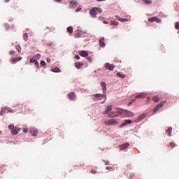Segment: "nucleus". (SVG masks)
Wrapping results in <instances>:
<instances>
[{
	"instance_id": "obj_1",
	"label": "nucleus",
	"mask_w": 179,
	"mask_h": 179,
	"mask_svg": "<svg viewBox=\"0 0 179 179\" xmlns=\"http://www.w3.org/2000/svg\"><path fill=\"white\" fill-rule=\"evenodd\" d=\"M122 113H124V110H122V109H117V111H112L110 112L109 114H108V117L109 118H114V117H118L120 115H121V114H122Z\"/></svg>"
},
{
	"instance_id": "obj_2",
	"label": "nucleus",
	"mask_w": 179,
	"mask_h": 179,
	"mask_svg": "<svg viewBox=\"0 0 179 179\" xmlns=\"http://www.w3.org/2000/svg\"><path fill=\"white\" fill-rule=\"evenodd\" d=\"M117 124H118V121L115 119H110L103 122V124L106 127H110V125H117Z\"/></svg>"
},
{
	"instance_id": "obj_3",
	"label": "nucleus",
	"mask_w": 179,
	"mask_h": 179,
	"mask_svg": "<svg viewBox=\"0 0 179 179\" xmlns=\"http://www.w3.org/2000/svg\"><path fill=\"white\" fill-rule=\"evenodd\" d=\"M92 97H94V100H101V99H105V100H107V96L106 94L103 95L101 94H96L92 95Z\"/></svg>"
},
{
	"instance_id": "obj_4",
	"label": "nucleus",
	"mask_w": 179,
	"mask_h": 179,
	"mask_svg": "<svg viewBox=\"0 0 179 179\" xmlns=\"http://www.w3.org/2000/svg\"><path fill=\"white\" fill-rule=\"evenodd\" d=\"M166 103H167L166 101H163L162 102L159 103L157 106L154 108L153 113H156V111H159V109L162 108V107H163L164 104H166Z\"/></svg>"
},
{
	"instance_id": "obj_5",
	"label": "nucleus",
	"mask_w": 179,
	"mask_h": 179,
	"mask_svg": "<svg viewBox=\"0 0 179 179\" xmlns=\"http://www.w3.org/2000/svg\"><path fill=\"white\" fill-rule=\"evenodd\" d=\"M114 68H115V65L114 64L110 63L105 64V69H108V71H114Z\"/></svg>"
},
{
	"instance_id": "obj_6",
	"label": "nucleus",
	"mask_w": 179,
	"mask_h": 179,
	"mask_svg": "<svg viewBox=\"0 0 179 179\" xmlns=\"http://www.w3.org/2000/svg\"><path fill=\"white\" fill-rule=\"evenodd\" d=\"M68 97L69 100H72L73 101H75V100H76V94H75V92H71L68 94Z\"/></svg>"
},
{
	"instance_id": "obj_7",
	"label": "nucleus",
	"mask_w": 179,
	"mask_h": 179,
	"mask_svg": "<svg viewBox=\"0 0 179 179\" xmlns=\"http://www.w3.org/2000/svg\"><path fill=\"white\" fill-rule=\"evenodd\" d=\"M146 96H148V94L145 92H140L135 96V99H145Z\"/></svg>"
},
{
	"instance_id": "obj_8",
	"label": "nucleus",
	"mask_w": 179,
	"mask_h": 179,
	"mask_svg": "<svg viewBox=\"0 0 179 179\" xmlns=\"http://www.w3.org/2000/svg\"><path fill=\"white\" fill-rule=\"evenodd\" d=\"M111 110H113V106H108L106 108L105 111H103V114L104 115H107V114L108 115L110 113V111H111Z\"/></svg>"
},
{
	"instance_id": "obj_9",
	"label": "nucleus",
	"mask_w": 179,
	"mask_h": 179,
	"mask_svg": "<svg viewBox=\"0 0 179 179\" xmlns=\"http://www.w3.org/2000/svg\"><path fill=\"white\" fill-rule=\"evenodd\" d=\"M120 150H124V149H127V148H129V143H125L124 144H122L119 145Z\"/></svg>"
},
{
	"instance_id": "obj_10",
	"label": "nucleus",
	"mask_w": 179,
	"mask_h": 179,
	"mask_svg": "<svg viewBox=\"0 0 179 179\" xmlns=\"http://www.w3.org/2000/svg\"><path fill=\"white\" fill-rule=\"evenodd\" d=\"M22 59H23V57H14L11 59V62L13 64H16V62H19V61H22Z\"/></svg>"
},
{
	"instance_id": "obj_11",
	"label": "nucleus",
	"mask_w": 179,
	"mask_h": 179,
	"mask_svg": "<svg viewBox=\"0 0 179 179\" xmlns=\"http://www.w3.org/2000/svg\"><path fill=\"white\" fill-rule=\"evenodd\" d=\"M20 131V128L15 127H14V129L11 131V134L13 135H17V134Z\"/></svg>"
},
{
	"instance_id": "obj_12",
	"label": "nucleus",
	"mask_w": 179,
	"mask_h": 179,
	"mask_svg": "<svg viewBox=\"0 0 179 179\" xmlns=\"http://www.w3.org/2000/svg\"><path fill=\"white\" fill-rule=\"evenodd\" d=\"M90 15H91V16H93L94 17H96V15H97L96 7L92 8V10L90 11Z\"/></svg>"
},
{
	"instance_id": "obj_13",
	"label": "nucleus",
	"mask_w": 179,
	"mask_h": 179,
	"mask_svg": "<svg viewBox=\"0 0 179 179\" xmlns=\"http://www.w3.org/2000/svg\"><path fill=\"white\" fill-rule=\"evenodd\" d=\"M148 22H157V23H160L162 20H159L157 17H153L149 18Z\"/></svg>"
},
{
	"instance_id": "obj_14",
	"label": "nucleus",
	"mask_w": 179,
	"mask_h": 179,
	"mask_svg": "<svg viewBox=\"0 0 179 179\" xmlns=\"http://www.w3.org/2000/svg\"><path fill=\"white\" fill-rule=\"evenodd\" d=\"M30 134L32 136H37V134H38V130H37V129H31L30 130Z\"/></svg>"
},
{
	"instance_id": "obj_15",
	"label": "nucleus",
	"mask_w": 179,
	"mask_h": 179,
	"mask_svg": "<svg viewBox=\"0 0 179 179\" xmlns=\"http://www.w3.org/2000/svg\"><path fill=\"white\" fill-rule=\"evenodd\" d=\"M79 55L80 57H83L84 58H86V57H89V54L87 53V52L85 51V50H82L79 52Z\"/></svg>"
},
{
	"instance_id": "obj_16",
	"label": "nucleus",
	"mask_w": 179,
	"mask_h": 179,
	"mask_svg": "<svg viewBox=\"0 0 179 179\" xmlns=\"http://www.w3.org/2000/svg\"><path fill=\"white\" fill-rule=\"evenodd\" d=\"M101 86L102 87L103 92L104 94H106V92H107V85H106V83L101 82Z\"/></svg>"
},
{
	"instance_id": "obj_17",
	"label": "nucleus",
	"mask_w": 179,
	"mask_h": 179,
	"mask_svg": "<svg viewBox=\"0 0 179 179\" xmlns=\"http://www.w3.org/2000/svg\"><path fill=\"white\" fill-rule=\"evenodd\" d=\"M148 115V114L146 113H143L141 115H140L138 116V117L137 118V121H142V120H143V118H145V117Z\"/></svg>"
},
{
	"instance_id": "obj_18",
	"label": "nucleus",
	"mask_w": 179,
	"mask_h": 179,
	"mask_svg": "<svg viewBox=\"0 0 179 179\" xmlns=\"http://www.w3.org/2000/svg\"><path fill=\"white\" fill-rule=\"evenodd\" d=\"M75 66L77 69H80V68H82V66H83V63L76 62V63H75Z\"/></svg>"
},
{
	"instance_id": "obj_19",
	"label": "nucleus",
	"mask_w": 179,
	"mask_h": 179,
	"mask_svg": "<svg viewBox=\"0 0 179 179\" xmlns=\"http://www.w3.org/2000/svg\"><path fill=\"white\" fill-rule=\"evenodd\" d=\"M172 131H173V128H171V127H170L168 128V129L166 130V134H168V136H171Z\"/></svg>"
},
{
	"instance_id": "obj_20",
	"label": "nucleus",
	"mask_w": 179,
	"mask_h": 179,
	"mask_svg": "<svg viewBox=\"0 0 179 179\" xmlns=\"http://www.w3.org/2000/svg\"><path fill=\"white\" fill-rule=\"evenodd\" d=\"M30 62H31V64H34V65H36L37 67H38V62H37V60L34 59V58H31Z\"/></svg>"
},
{
	"instance_id": "obj_21",
	"label": "nucleus",
	"mask_w": 179,
	"mask_h": 179,
	"mask_svg": "<svg viewBox=\"0 0 179 179\" xmlns=\"http://www.w3.org/2000/svg\"><path fill=\"white\" fill-rule=\"evenodd\" d=\"M99 45H100V47H105L106 46V43H104V38H101L99 40Z\"/></svg>"
},
{
	"instance_id": "obj_22",
	"label": "nucleus",
	"mask_w": 179,
	"mask_h": 179,
	"mask_svg": "<svg viewBox=\"0 0 179 179\" xmlns=\"http://www.w3.org/2000/svg\"><path fill=\"white\" fill-rule=\"evenodd\" d=\"M126 117H134V113L128 110H124Z\"/></svg>"
},
{
	"instance_id": "obj_23",
	"label": "nucleus",
	"mask_w": 179,
	"mask_h": 179,
	"mask_svg": "<svg viewBox=\"0 0 179 179\" xmlns=\"http://www.w3.org/2000/svg\"><path fill=\"white\" fill-rule=\"evenodd\" d=\"M66 31L69 34H72V33H73V27L70 26L67 27Z\"/></svg>"
},
{
	"instance_id": "obj_24",
	"label": "nucleus",
	"mask_w": 179,
	"mask_h": 179,
	"mask_svg": "<svg viewBox=\"0 0 179 179\" xmlns=\"http://www.w3.org/2000/svg\"><path fill=\"white\" fill-rule=\"evenodd\" d=\"M117 76L118 78H120V79H125V74H122L121 73L118 72L116 73Z\"/></svg>"
},
{
	"instance_id": "obj_25",
	"label": "nucleus",
	"mask_w": 179,
	"mask_h": 179,
	"mask_svg": "<svg viewBox=\"0 0 179 179\" xmlns=\"http://www.w3.org/2000/svg\"><path fill=\"white\" fill-rule=\"evenodd\" d=\"M128 124H131L130 120H125L122 124L121 127H125V125H128Z\"/></svg>"
},
{
	"instance_id": "obj_26",
	"label": "nucleus",
	"mask_w": 179,
	"mask_h": 179,
	"mask_svg": "<svg viewBox=\"0 0 179 179\" xmlns=\"http://www.w3.org/2000/svg\"><path fill=\"white\" fill-rule=\"evenodd\" d=\"M152 100H153L154 103H157L160 100V98L157 96H155L152 98Z\"/></svg>"
},
{
	"instance_id": "obj_27",
	"label": "nucleus",
	"mask_w": 179,
	"mask_h": 179,
	"mask_svg": "<svg viewBox=\"0 0 179 179\" xmlns=\"http://www.w3.org/2000/svg\"><path fill=\"white\" fill-rule=\"evenodd\" d=\"M52 71L55 72V73H59V72H61V69H59V68H58V67H55L52 69Z\"/></svg>"
},
{
	"instance_id": "obj_28",
	"label": "nucleus",
	"mask_w": 179,
	"mask_h": 179,
	"mask_svg": "<svg viewBox=\"0 0 179 179\" xmlns=\"http://www.w3.org/2000/svg\"><path fill=\"white\" fill-rule=\"evenodd\" d=\"M110 24H111V26H118L119 22L117 21H111Z\"/></svg>"
},
{
	"instance_id": "obj_29",
	"label": "nucleus",
	"mask_w": 179,
	"mask_h": 179,
	"mask_svg": "<svg viewBox=\"0 0 179 179\" xmlns=\"http://www.w3.org/2000/svg\"><path fill=\"white\" fill-rule=\"evenodd\" d=\"M17 52H22V47H20L19 45H17L16 47H15Z\"/></svg>"
},
{
	"instance_id": "obj_30",
	"label": "nucleus",
	"mask_w": 179,
	"mask_h": 179,
	"mask_svg": "<svg viewBox=\"0 0 179 179\" xmlns=\"http://www.w3.org/2000/svg\"><path fill=\"white\" fill-rule=\"evenodd\" d=\"M23 38L24 41H27V40H29V36H27V33L24 34Z\"/></svg>"
},
{
	"instance_id": "obj_31",
	"label": "nucleus",
	"mask_w": 179,
	"mask_h": 179,
	"mask_svg": "<svg viewBox=\"0 0 179 179\" xmlns=\"http://www.w3.org/2000/svg\"><path fill=\"white\" fill-rule=\"evenodd\" d=\"M81 36H82V34H81L80 33L77 32V33H76V34L74 35V37H75L76 38H79V37H80Z\"/></svg>"
},
{
	"instance_id": "obj_32",
	"label": "nucleus",
	"mask_w": 179,
	"mask_h": 179,
	"mask_svg": "<svg viewBox=\"0 0 179 179\" xmlns=\"http://www.w3.org/2000/svg\"><path fill=\"white\" fill-rule=\"evenodd\" d=\"M145 3H146L147 5H150V3H152V1L150 0H143Z\"/></svg>"
},
{
	"instance_id": "obj_33",
	"label": "nucleus",
	"mask_w": 179,
	"mask_h": 179,
	"mask_svg": "<svg viewBox=\"0 0 179 179\" xmlns=\"http://www.w3.org/2000/svg\"><path fill=\"white\" fill-rule=\"evenodd\" d=\"M95 10H96L98 13H101V12H103V10H101L100 8H96Z\"/></svg>"
},
{
	"instance_id": "obj_34",
	"label": "nucleus",
	"mask_w": 179,
	"mask_h": 179,
	"mask_svg": "<svg viewBox=\"0 0 179 179\" xmlns=\"http://www.w3.org/2000/svg\"><path fill=\"white\" fill-rule=\"evenodd\" d=\"M14 129H15V126H13V124H10L8 126V129H11V131H13Z\"/></svg>"
},
{
	"instance_id": "obj_35",
	"label": "nucleus",
	"mask_w": 179,
	"mask_h": 179,
	"mask_svg": "<svg viewBox=\"0 0 179 179\" xmlns=\"http://www.w3.org/2000/svg\"><path fill=\"white\" fill-rule=\"evenodd\" d=\"M70 5H76V1L75 0H72L69 1Z\"/></svg>"
},
{
	"instance_id": "obj_36",
	"label": "nucleus",
	"mask_w": 179,
	"mask_h": 179,
	"mask_svg": "<svg viewBox=\"0 0 179 179\" xmlns=\"http://www.w3.org/2000/svg\"><path fill=\"white\" fill-rule=\"evenodd\" d=\"M169 146H170V148H175L176 143H169Z\"/></svg>"
},
{
	"instance_id": "obj_37",
	"label": "nucleus",
	"mask_w": 179,
	"mask_h": 179,
	"mask_svg": "<svg viewBox=\"0 0 179 179\" xmlns=\"http://www.w3.org/2000/svg\"><path fill=\"white\" fill-rule=\"evenodd\" d=\"M35 58H36V59H40V58H41V55L37 54V55L35 56Z\"/></svg>"
},
{
	"instance_id": "obj_38",
	"label": "nucleus",
	"mask_w": 179,
	"mask_h": 179,
	"mask_svg": "<svg viewBox=\"0 0 179 179\" xmlns=\"http://www.w3.org/2000/svg\"><path fill=\"white\" fill-rule=\"evenodd\" d=\"M175 27H176V29H177L178 30L179 29V22H176V24H175Z\"/></svg>"
},
{
	"instance_id": "obj_39",
	"label": "nucleus",
	"mask_w": 179,
	"mask_h": 179,
	"mask_svg": "<svg viewBox=\"0 0 179 179\" xmlns=\"http://www.w3.org/2000/svg\"><path fill=\"white\" fill-rule=\"evenodd\" d=\"M120 22H128V19H127V18H120Z\"/></svg>"
},
{
	"instance_id": "obj_40",
	"label": "nucleus",
	"mask_w": 179,
	"mask_h": 179,
	"mask_svg": "<svg viewBox=\"0 0 179 179\" xmlns=\"http://www.w3.org/2000/svg\"><path fill=\"white\" fill-rule=\"evenodd\" d=\"M96 173H97V171H96L94 169L91 170V173L92 174H96Z\"/></svg>"
},
{
	"instance_id": "obj_41",
	"label": "nucleus",
	"mask_w": 179,
	"mask_h": 179,
	"mask_svg": "<svg viewBox=\"0 0 179 179\" xmlns=\"http://www.w3.org/2000/svg\"><path fill=\"white\" fill-rule=\"evenodd\" d=\"M41 65L42 66H45V62L44 61H41Z\"/></svg>"
},
{
	"instance_id": "obj_42",
	"label": "nucleus",
	"mask_w": 179,
	"mask_h": 179,
	"mask_svg": "<svg viewBox=\"0 0 179 179\" xmlns=\"http://www.w3.org/2000/svg\"><path fill=\"white\" fill-rule=\"evenodd\" d=\"M115 19L119 20V22L121 20V17H120L118 15H115Z\"/></svg>"
},
{
	"instance_id": "obj_43",
	"label": "nucleus",
	"mask_w": 179,
	"mask_h": 179,
	"mask_svg": "<svg viewBox=\"0 0 179 179\" xmlns=\"http://www.w3.org/2000/svg\"><path fill=\"white\" fill-rule=\"evenodd\" d=\"M74 58H75L76 59H80V57L79 55H76L74 57Z\"/></svg>"
},
{
	"instance_id": "obj_44",
	"label": "nucleus",
	"mask_w": 179,
	"mask_h": 179,
	"mask_svg": "<svg viewBox=\"0 0 179 179\" xmlns=\"http://www.w3.org/2000/svg\"><path fill=\"white\" fill-rule=\"evenodd\" d=\"M9 54H10V55H13V54H15V51L10 50V51L9 52Z\"/></svg>"
},
{
	"instance_id": "obj_45",
	"label": "nucleus",
	"mask_w": 179,
	"mask_h": 179,
	"mask_svg": "<svg viewBox=\"0 0 179 179\" xmlns=\"http://www.w3.org/2000/svg\"><path fill=\"white\" fill-rule=\"evenodd\" d=\"M103 162H104L106 166H108V164H110V162H108V161H103Z\"/></svg>"
},
{
	"instance_id": "obj_46",
	"label": "nucleus",
	"mask_w": 179,
	"mask_h": 179,
	"mask_svg": "<svg viewBox=\"0 0 179 179\" xmlns=\"http://www.w3.org/2000/svg\"><path fill=\"white\" fill-rule=\"evenodd\" d=\"M87 61H89V62H92V57H89L87 58Z\"/></svg>"
},
{
	"instance_id": "obj_47",
	"label": "nucleus",
	"mask_w": 179,
	"mask_h": 179,
	"mask_svg": "<svg viewBox=\"0 0 179 179\" xmlns=\"http://www.w3.org/2000/svg\"><path fill=\"white\" fill-rule=\"evenodd\" d=\"M80 10H82V8H78L76 10V12H80Z\"/></svg>"
},
{
	"instance_id": "obj_48",
	"label": "nucleus",
	"mask_w": 179,
	"mask_h": 179,
	"mask_svg": "<svg viewBox=\"0 0 179 179\" xmlns=\"http://www.w3.org/2000/svg\"><path fill=\"white\" fill-rule=\"evenodd\" d=\"M29 130L27 129H23V132H24V134H27V131H28Z\"/></svg>"
},
{
	"instance_id": "obj_49",
	"label": "nucleus",
	"mask_w": 179,
	"mask_h": 179,
	"mask_svg": "<svg viewBox=\"0 0 179 179\" xmlns=\"http://www.w3.org/2000/svg\"><path fill=\"white\" fill-rule=\"evenodd\" d=\"M46 61H47V62H51V59H50V58H47Z\"/></svg>"
},
{
	"instance_id": "obj_50",
	"label": "nucleus",
	"mask_w": 179,
	"mask_h": 179,
	"mask_svg": "<svg viewBox=\"0 0 179 179\" xmlns=\"http://www.w3.org/2000/svg\"><path fill=\"white\" fill-rule=\"evenodd\" d=\"M149 101H150V97L147 98V103H149Z\"/></svg>"
},
{
	"instance_id": "obj_51",
	"label": "nucleus",
	"mask_w": 179,
	"mask_h": 179,
	"mask_svg": "<svg viewBox=\"0 0 179 179\" xmlns=\"http://www.w3.org/2000/svg\"><path fill=\"white\" fill-rule=\"evenodd\" d=\"M110 169H113V168H110L109 166H106V170H110Z\"/></svg>"
},
{
	"instance_id": "obj_52",
	"label": "nucleus",
	"mask_w": 179,
	"mask_h": 179,
	"mask_svg": "<svg viewBox=\"0 0 179 179\" xmlns=\"http://www.w3.org/2000/svg\"><path fill=\"white\" fill-rule=\"evenodd\" d=\"M103 24H108V22H107V21H103Z\"/></svg>"
},
{
	"instance_id": "obj_53",
	"label": "nucleus",
	"mask_w": 179,
	"mask_h": 179,
	"mask_svg": "<svg viewBox=\"0 0 179 179\" xmlns=\"http://www.w3.org/2000/svg\"><path fill=\"white\" fill-rule=\"evenodd\" d=\"M55 2H61V1H62V0H55Z\"/></svg>"
},
{
	"instance_id": "obj_54",
	"label": "nucleus",
	"mask_w": 179,
	"mask_h": 179,
	"mask_svg": "<svg viewBox=\"0 0 179 179\" xmlns=\"http://www.w3.org/2000/svg\"><path fill=\"white\" fill-rule=\"evenodd\" d=\"M54 30H55V27H53V28L51 29L52 31H54Z\"/></svg>"
},
{
	"instance_id": "obj_55",
	"label": "nucleus",
	"mask_w": 179,
	"mask_h": 179,
	"mask_svg": "<svg viewBox=\"0 0 179 179\" xmlns=\"http://www.w3.org/2000/svg\"><path fill=\"white\" fill-rule=\"evenodd\" d=\"M131 104H132L131 101L130 102H129L128 106H131Z\"/></svg>"
},
{
	"instance_id": "obj_56",
	"label": "nucleus",
	"mask_w": 179,
	"mask_h": 179,
	"mask_svg": "<svg viewBox=\"0 0 179 179\" xmlns=\"http://www.w3.org/2000/svg\"><path fill=\"white\" fill-rule=\"evenodd\" d=\"M10 0H5V2L6 3H8V2H9Z\"/></svg>"
},
{
	"instance_id": "obj_57",
	"label": "nucleus",
	"mask_w": 179,
	"mask_h": 179,
	"mask_svg": "<svg viewBox=\"0 0 179 179\" xmlns=\"http://www.w3.org/2000/svg\"><path fill=\"white\" fill-rule=\"evenodd\" d=\"M134 101H136V99H132L131 102L134 103Z\"/></svg>"
},
{
	"instance_id": "obj_58",
	"label": "nucleus",
	"mask_w": 179,
	"mask_h": 179,
	"mask_svg": "<svg viewBox=\"0 0 179 179\" xmlns=\"http://www.w3.org/2000/svg\"><path fill=\"white\" fill-rule=\"evenodd\" d=\"M3 115V112L1 110V113H0V115Z\"/></svg>"
},
{
	"instance_id": "obj_59",
	"label": "nucleus",
	"mask_w": 179,
	"mask_h": 179,
	"mask_svg": "<svg viewBox=\"0 0 179 179\" xmlns=\"http://www.w3.org/2000/svg\"><path fill=\"white\" fill-rule=\"evenodd\" d=\"M99 19H103V17H99Z\"/></svg>"
},
{
	"instance_id": "obj_60",
	"label": "nucleus",
	"mask_w": 179,
	"mask_h": 179,
	"mask_svg": "<svg viewBox=\"0 0 179 179\" xmlns=\"http://www.w3.org/2000/svg\"><path fill=\"white\" fill-rule=\"evenodd\" d=\"M0 134H1V131H0Z\"/></svg>"
}]
</instances>
